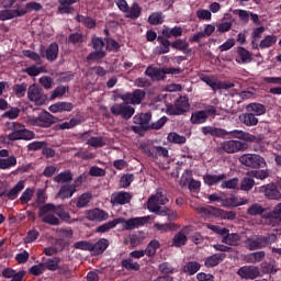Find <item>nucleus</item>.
I'll list each match as a JSON object with an SVG mask.
<instances>
[{
  "label": "nucleus",
  "instance_id": "nucleus-31",
  "mask_svg": "<svg viewBox=\"0 0 281 281\" xmlns=\"http://www.w3.org/2000/svg\"><path fill=\"white\" fill-rule=\"evenodd\" d=\"M246 110L249 111V113H252L255 116L265 115L267 113V106L261 103H249L246 106Z\"/></svg>",
  "mask_w": 281,
  "mask_h": 281
},
{
  "label": "nucleus",
  "instance_id": "nucleus-62",
  "mask_svg": "<svg viewBox=\"0 0 281 281\" xmlns=\"http://www.w3.org/2000/svg\"><path fill=\"white\" fill-rule=\"evenodd\" d=\"M133 179H135V176L133 173H126L122 176L120 187L121 188H128L131 183H133Z\"/></svg>",
  "mask_w": 281,
  "mask_h": 281
},
{
  "label": "nucleus",
  "instance_id": "nucleus-5",
  "mask_svg": "<svg viewBox=\"0 0 281 281\" xmlns=\"http://www.w3.org/2000/svg\"><path fill=\"white\" fill-rule=\"evenodd\" d=\"M239 162L251 170H260L267 168V160L258 154H244L239 157Z\"/></svg>",
  "mask_w": 281,
  "mask_h": 281
},
{
  "label": "nucleus",
  "instance_id": "nucleus-42",
  "mask_svg": "<svg viewBox=\"0 0 281 281\" xmlns=\"http://www.w3.org/2000/svg\"><path fill=\"white\" fill-rule=\"evenodd\" d=\"M55 183H71V171L67 170L64 172L58 173L57 176L54 177L53 179Z\"/></svg>",
  "mask_w": 281,
  "mask_h": 281
},
{
  "label": "nucleus",
  "instance_id": "nucleus-22",
  "mask_svg": "<svg viewBox=\"0 0 281 281\" xmlns=\"http://www.w3.org/2000/svg\"><path fill=\"white\" fill-rule=\"evenodd\" d=\"M251 60H254V58L249 50L243 46L237 47L236 63H238V65H247L251 63Z\"/></svg>",
  "mask_w": 281,
  "mask_h": 281
},
{
  "label": "nucleus",
  "instance_id": "nucleus-34",
  "mask_svg": "<svg viewBox=\"0 0 281 281\" xmlns=\"http://www.w3.org/2000/svg\"><path fill=\"white\" fill-rule=\"evenodd\" d=\"M199 269H201V263L198 261H189L182 267V271L187 276H194V273L199 272Z\"/></svg>",
  "mask_w": 281,
  "mask_h": 281
},
{
  "label": "nucleus",
  "instance_id": "nucleus-54",
  "mask_svg": "<svg viewBox=\"0 0 281 281\" xmlns=\"http://www.w3.org/2000/svg\"><path fill=\"white\" fill-rule=\"evenodd\" d=\"M19 9L24 10L27 14V12H41L43 5L38 2H27L24 9H21V7Z\"/></svg>",
  "mask_w": 281,
  "mask_h": 281
},
{
  "label": "nucleus",
  "instance_id": "nucleus-25",
  "mask_svg": "<svg viewBox=\"0 0 281 281\" xmlns=\"http://www.w3.org/2000/svg\"><path fill=\"white\" fill-rule=\"evenodd\" d=\"M222 243H224V245H228L229 247H236V245L240 243V235L229 233V229H227V233L222 235Z\"/></svg>",
  "mask_w": 281,
  "mask_h": 281
},
{
  "label": "nucleus",
  "instance_id": "nucleus-46",
  "mask_svg": "<svg viewBox=\"0 0 281 281\" xmlns=\"http://www.w3.org/2000/svg\"><path fill=\"white\" fill-rule=\"evenodd\" d=\"M254 186H256V180L248 176L241 180L240 190H243L244 192H249V190H251Z\"/></svg>",
  "mask_w": 281,
  "mask_h": 281
},
{
  "label": "nucleus",
  "instance_id": "nucleus-9",
  "mask_svg": "<svg viewBox=\"0 0 281 281\" xmlns=\"http://www.w3.org/2000/svg\"><path fill=\"white\" fill-rule=\"evenodd\" d=\"M94 52L88 55V60H102L104 53V41L101 37H92L91 40Z\"/></svg>",
  "mask_w": 281,
  "mask_h": 281
},
{
  "label": "nucleus",
  "instance_id": "nucleus-11",
  "mask_svg": "<svg viewBox=\"0 0 281 281\" xmlns=\"http://www.w3.org/2000/svg\"><path fill=\"white\" fill-rule=\"evenodd\" d=\"M144 98H146V91L140 89L121 95V100L126 104H142Z\"/></svg>",
  "mask_w": 281,
  "mask_h": 281
},
{
  "label": "nucleus",
  "instance_id": "nucleus-51",
  "mask_svg": "<svg viewBox=\"0 0 281 281\" xmlns=\"http://www.w3.org/2000/svg\"><path fill=\"white\" fill-rule=\"evenodd\" d=\"M265 251H257V252H252L248 256V262H250L251 265H256L257 262H262V260H265Z\"/></svg>",
  "mask_w": 281,
  "mask_h": 281
},
{
  "label": "nucleus",
  "instance_id": "nucleus-29",
  "mask_svg": "<svg viewBox=\"0 0 281 281\" xmlns=\"http://www.w3.org/2000/svg\"><path fill=\"white\" fill-rule=\"evenodd\" d=\"M125 15L127 19H139V16H142V5L137 2H133V4L127 8Z\"/></svg>",
  "mask_w": 281,
  "mask_h": 281
},
{
  "label": "nucleus",
  "instance_id": "nucleus-44",
  "mask_svg": "<svg viewBox=\"0 0 281 281\" xmlns=\"http://www.w3.org/2000/svg\"><path fill=\"white\" fill-rule=\"evenodd\" d=\"M93 199V194L86 192L81 194L77 201V207H87L91 200Z\"/></svg>",
  "mask_w": 281,
  "mask_h": 281
},
{
  "label": "nucleus",
  "instance_id": "nucleus-63",
  "mask_svg": "<svg viewBox=\"0 0 281 281\" xmlns=\"http://www.w3.org/2000/svg\"><path fill=\"white\" fill-rule=\"evenodd\" d=\"M168 142H172V144H186V136H181L177 133H170L168 135Z\"/></svg>",
  "mask_w": 281,
  "mask_h": 281
},
{
  "label": "nucleus",
  "instance_id": "nucleus-24",
  "mask_svg": "<svg viewBox=\"0 0 281 281\" xmlns=\"http://www.w3.org/2000/svg\"><path fill=\"white\" fill-rule=\"evenodd\" d=\"M247 203H249V200L245 198L238 199L234 195L222 200L223 207H239V205H247Z\"/></svg>",
  "mask_w": 281,
  "mask_h": 281
},
{
  "label": "nucleus",
  "instance_id": "nucleus-59",
  "mask_svg": "<svg viewBox=\"0 0 281 281\" xmlns=\"http://www.w3.org/2000/svg\"><path fill=\"white\" fill-rule=\"evenodd\" d=\"M76 21H78L79 23H83V25H86V27H89V29L95 27V21L91 18H85L82 15H77Z\"/></svg>",
  "mask_w": 281,
  "mask_h": 281
},
{
  "label": "nucleus",
  "instance_id": "nucleus-43",
  "mask_svg": "<svg viewBox=\"0 0 281 281\" xmlns=\"http://www.w3.org/2000/svg\"><path fill=\"white\" fill-rule=\"evenodd\" d=\"M206 121H207V112L205 111H199L191 115L192 124H203Z\"/></svg>",
  "mask_w": 281,
  "mask_h": 281
},
{
  "label": "nucleus",
  "instance_id": "nucleus-7",
  "mask_svg": "<svg viewBox=\"0 0 281 281\" xmlns=\"http://www.w3.org/2000/svg\"><path fill=\"white\" fill-rule=\"evenodd\" d=\"M247 148H249L247 143L231 139L221 143L218 150H223V153H227V155H234V153H245Z\"/></svg>",
  "mask_w": 281,
  "mask_h": 281
},
{
  "label": "nucleus",
  "instance_id": "nucleus-35",
  "mask_svg": "<svg viewBox=\"0 0 281 281\" xmlns=\"http://www.w3.org/2000/svg\"><path fill=\"white\" fill-rule=\"evenodd\" d=\"M225 259V254H214L206 258L205 267H217Z\"/></svg>",
  "mask_w": 281,
  "mask_h": 281
},
{
  "label": "nucleus",
  "instance_id": "nucleus-6",
  "mask_svg": "<svg viewBox=\"0 0 281 281\" xmlns=\"http://www.w3.org/2000/svg\"><path fill=\"white\" fill-rule=\"evenodd\" d=\"M27 122L31 126H38L40 128H49L52 124L58 122V117H55L49 112H41L37 116H27Z\"/></svg>",
  "mask_w": 281,
  "mask_h": 281
},
{
  "label": "nucleus",
  "instance_id": "nucleus-32",
  "mask_svg": "<svg viewBox=\"0 0 281 281\" xmlns=\"http://www.w3.org/2000/svg\"><path fill=\"white\" fill-rule=\"evenodd\" d=\"M157 41L160 43V46L156 47V53L168 54V52H170V47H172V43H170L168 38L164 36H158Z\"/></svg>",
  "mask_w": 281,
  "mask_h": 281
},
{
  "label": "nucleus",
  "instance_id": "nucleus-23",
  "mask_svg": "<svg viewBox=\"0 0 281 281\" xmlns=\"http://www.w3.org/2000/svg\"><path fill=\"white\" fill-rule=\"evenodd\" d=\"M150 203L154 205H166L168 203V198L164 195L161 189H157L156 194L151 195L147 201V210L150 209Z\"/></svg>",
  "mask_w": 281,
  "mask_h": 281
},
{
  "label": "nucleus",
  "instance_id": "nucleus-49",
  "mask_svg": "<svg viewBox=\"0 0 281 281\" xmlns=\"http://www.w3.org/2000/svg\"><path fill=\"white\" fill-rule=\"evenodd\" d=\"M148 23H150V25H161V23H164V13H151L148 18Z\"/></svg>",
  "mask_w": 281,
  "mask_h": 281
},
{
  "label": "nucleus",
  "instance_id": "nucleus-33",
  "mask_svg": "<svg viewBox=\"0 0 281 281\" xmlns=\"http://www.w3.org/2000/svg\"><path fill=\"white\" fill-rule=\"evenodd\" d=\"M267 209H265L260 203H254L247 209L248 216H262L265 218V214Z\"/></svg>",
  "mask_w": 281,
  "mask_h": 281
},
{
  "label": "nucleus",
  "instance_id": "nucleus-37",
  "mask_svg": "<svg viewBox=\"0 0 281 281\" xmlns=\"http://www.w3.org/2000/svg\"><path fill=\"white\" fill-rule=\"evenodd\" d=\"M247 177H254L255 179H260V181H265V179H269L271 171L269 169H262V170H252L248 171Z\"/></svg>",
  "mask_w": 281,
  "mask_h": 281
},
{
  "label": "nucleus",
  "instance_id": "nucleus-21",
  "mask_svg": "<svg viewBox=\"0 0 281 281\" xmlns=\"http://www.w3.org/2000/svg\"><path fill=\"white\" fill-rule=\"evenodd\" d=\"M131 199H133L131 193L121 191L111 195V203L112 205H126V203H131Z\"/></svg>",
  "mask_w": 281,
  "mask_h": 281
},
{
  "label": "nucleus",
  "instance_id": "nucleus-47",
  "mask_svg": "<svg viewBox=\"0 0 281 281\" xmlns=\"http://www.w3.org/2000/svg\"><path fill=\"white\" fill-rule=\"evenodd\" d=\"M239 180L238 178H233L229 180H225L221 183V188L223 190H236L238 188Z\"/></svg>",
  "mask_w": 281,
  "mask_h": 281
},
{
  "label": "nucleus",
  "instance_id": "nucleus-20",
  "mask_svg": "<svg viewBox=\"0 0 281 281\" xmlns=\"http://www.w3.org/2000/svg\"><path fill=\"white\" fill-rule=\"evenodd\" d=\"M109 239L101 238L95 244H91L90 247V254L91 256H102L103 251H106L109 249Z\"/></svg>",
  "mask_w": 281,
  "mask_h": 281
},
{
  "label": "nucleus",
  "instance_id": "nucleus-2",
  "mask_svg": "<svg viewBox=\"0 0 281 281\" xmlns=\"http://www.w3.org/2000/svg\"><path fill=\"white\" fill-rule=\"evenodd\" d=\"M153 120V114L150 113H140L134 116V124H138L143 131H159L168 122V117L162 116L157 122L150 123Z\"/></svg>",
  "mask_w": 281,
  "mask_h": 281
},
{
  "label": "nucleus",
  "instance_id": "nucleus-26",
  "mask_svg": "<svg viewBox=\"0 0 281 281\" xmlns=\"http://www.w3.org/2000/svg\"><path fill=\"white\" fill-rule=\"evenodd\" d=\"M145 74L148 76V78L156 81L164 80V78H166L164 68L148 66Z\"/></svg>",
  "mask_w": 281,
  "mask_h": 281
},
{
  "label": "nucleus",
  "instance_id": "nucleus-38",
  "mask_svg": "<svg viewBox=\"0 0 281 281\" xmlns=\"http://www.w3.org/2000/svg\"><path fill=\"white\" fill-rule=\"evenodd\" d=\"M161 247V244L157 239H153L145 249V256H148V258H153L155 254H157V250Z\"/></svg>",
  "mask_w": 281,
  "mask_h": 281
},
{
  "label": "nucleus",
  "instance_id": "nucleus-53",
  "mask_svg": "<svg viewBox=\"0 0 281 281\" xmlns=\"http://www.w3.org/2000/svg\"><path fill=\"white\" fill-rule=\"evenodd\" d=\"M32 196H34V190L26 188L20 196L22 205L30 203V201H32Z\"/></svg>",
  "mask_w": 281,
  "mask_h": 281
},
{
  "label": "nucleus",
  "instance_id": "nucleus-40",
  "mask_svg": "<svg viewBox=\"0 0 281 281\" xmlns=\"http://www.w3.org/2000/svg\"><path fill=\"white\" fill-rule=\"evenodd\" d=\"M16 166V158L9 156L8 158H0V170H10Z\"/></svg>",
  "mask_w": 281,
  "mask_h": 281
},
{
  "label": "nucleus",
  "instance_id": "nucleus-50",
  "mask_svg": "<svg viewBox=\"0 0 281 281\" xmlns=\"http://www.w3.org/2000/svg\"><path fill=\"white\" fill-rule=\"evenodd\" d=\"M13 91L16 98H24L25 92L27 91V83H16L13 86Z\"/></svg>",
  "mask_w": 281,
  "mask_h": 281
},
{
  "label": "nucleus",
  "instance_id": "nucleus-1",
  "mask_svg": "<svg viewBox=\"0 0 281 281\" xmlns=\"http://www.w3.org/2000/svg\"><path fill=\"white\" fill-rule=\"evenodd\" d=\"M148 221H150V216L132 217L130 220L119 217L100 225L99 227L95 228V232H98V234H106V232H110V229H114V227L117 225H123V229L126 231L136 229V227H142L146 225Z\"/></svg>",
  "mask_w": 281,
  "mask_h": 281
},
{
  "label": "nucleus",
  "instance_id": "nucleus-58",
  "mask_svg": "<svg viewBox=\"0 0 281 281\" xmlns=\"http://www.w3.org/2000/svg\"><path fill=\"white\" fill-rule=\"evenodd\" d=\"M89 146H92L93 148H102V146H106V142L102 137H91L88 139Z\"/></svg>",
  "mask_w": 281,
  "mask_h": 281
},
{
  "label": "nucleus",
  "instance_id": "nucleus-55",
  "mask_svg": "<svg viewBox=\"0 0 281 281\" xmlns=\"http://www.w3.org/2000/svg\"><path fill=\"white\" fill-rule=\"evenodd\" d=\"M176 105L178 106V109L180 110L181 114L183 115V113H186V111H188V109L190 108V103L188 102V98L186 97H180L177 101H176Z\"/></svg>",
  "mask_w": 281,
  "mask_h": 281
},
{
  "label": "nucleus",
  "instance_id": "nucleus-52",
  "mask_svg": "<svg viewBox=\"0 0 281 281\" xmlns=\"http://www.w3.org/2000/svg\"><path fill=\"white\" fill-rule=\"evenodd\" d=\"M172 49H178L179 52H186L188 47H190V44L186 40H176L171 43Z\"/></svg>",
  "mask_w": 281,
  "mask_h": 281
},
{
  "label": "nucleus",
  "instance_id": "nucleus-12",
  "mask_svg": "<svg viewBox=\"0 0 281 281\" xmlns=\"http://www.w3.org/2000/svg\"><path fill=\"white\" fill-rule=\"evenodd\" d=\"M200 212H202L203 214H212V212H214L215 216H218L220 218H224L226 221H234L236 218V212L225 211L223 209H214L212 206L200 207Z\"/></svg>",
  "mask_w": 281,
  "mask_h": 281
},
{
  "label": "nucleus",
  "instance_id": "nucleus-16",
  "mask_svg": "<svg viewBox=\"0 0 281 281\" xmlns=\"http://www.w3.org/2000/svg\"><path fill=\"white\" fill-rule=\"evenodd\" d=\"M40 54L42 58H46V60L54 63V60L58 58V44L50 43L46 49L45 46H41Z\"/></svg>",
  "mask_w": 281,
  "mask_h": 281
},
{
  "label": "nucleus",
  "instance_id": "nucleus-60",
  "mask_svg": "<svg viewBox=\"0 0 281 281\" xmlns=\"http://www.w3.org/2000/svg\"><path fill=\"white\" fill-rule=\"evenodd\" d=\"M122 266L130 271H139V263L133 261V259L123 260Z\"/></svg>",
  "mask_w": 281,
  "mask_h": 281
},
{
  "label": "nucleus",
  "instance_id": "nucleus-57",
  "mask_svg": "<svg viewBox=\"0 0 281 281\" xmlns=\"http://www.w3.org/2000/svg\"><path fill=\"white\" fill-rule=\"evenodd\" d=\"M59 199H69L71 198V184L67 183L61 186L58 191Z\"/></svg>",
  "mask_w": 281,
  "mask_h": 281
},
{
  "label": "nucleus",
  "instance_id": "nucleus-17",
  "mask_svg": "<svg viewBox=\"0 0 281 281\" xmlns=\"http://www.w3.org/2000/svg\"><path fill=\"white\" fill-rule=\"evenodd\" d=\"M15 10H2L0 11V21H10L11 19H19V16H25L27 11L20 10L21 4H15Z\"/></svg>",
  "mask_w": 281,
  "mask_h": 281
},
{
  "label": "nucleus",
  "instance_id": "nucleus-28",
  "mask_svg": "<svg viewBox=\"0 0 281 281\" xmlns=\"http://www.w3.org/2000/svg\"><path fill=\"white\" fill-rule=\"evenodd\" d=\"M227 179V175L221 173L218 176L216 175H205L203 177L204 183L206 186H216L217 183H221V181H225Z\"/></svg>",
  "mask_w": 281,
  "mask_h": 281
},
{
  "label": "nucleus",
  "instance_id": "nucleus-13",
  "mask_svg": "<svg viewBox=\"0 0 281 281\" xmlns=\"http://www.w3.org/2000/svg\"><path fill=\"white\" fill-rule=\"evenodd\" d=\"M237 276L243 280H256V278H260V268L256 266H244L238 269Z\"/></svg>",
  "mask_w": 281,
  "mask_h": 281
},
{
  "label": "nucleus",
  "instance_id": "nucleus-8",
  "mask_svg": "<svg viewBox=\"0 0 281 281\" xmlns=\"http://www.w3.org/2000/svg\"><path fill=\"white\" fill-rule=\"evenodd\" d=\"M110 111L113 115L121 116L123 120H131L135 115V108L124 103H115L110 108Z\"/></svg>",
  "mask_w": 281,
  "mask_h": 281
},
{
  "label": "nucleus",
  "instance_id": "nucleus-4",
  "mask_svg": "<svg viewBox=\"0 0 281 281\" xmlns=\"http://www.w3.org/2000/svg\"><path fill=\"white\" fill-rule=\"evenodd\" d=\"M11 133L7 136L10 142H19V139H34L36 136L34 132L26 130L25 125L19 123V122H13L11 123Z\"/></svg>",
  "mask_w": 281,
  "mask_h": 281
},
{
  "label": "nucleus",
  "instance_id": "nucleus-64",
  "mask_svg": "<svg viewBox=\"0 0 281 281\" xmlns=\"http://www.w3.org/2000/svg\"><path fill=\"white\" fill-rule=\"evenodd\" d=\"M19 113H21V110L19 108H11L9 111H5L2 114V117H8L9 120H16V117H19Z\"/></svg>",
  "mask_w": 281,
  "mask_h": 281
},
{
  "label": "nucleus",
  "instance_id": "nucleus-14",
  "mask_svg": "<svg viewBox=\"0 0 281 281\" xmlns=\"http://www.w3.org/2000/svg\"><path fill=\"white\" fill-rule=\"evenodd\" d=\"M263 218H266L268 225H271V227L280 226L281 225V202L278 203L268 215H263Z\"/></svg>",
  "mask_w": 281,
  "mask_h": 281
},
{
  "label": "nucleus",
  "instance_id": "nucleus-27",
  "mask_svg": "<svg viewBox=\"0 0 281 281\" xmlns=\"http://www.w3.org/2000/svg\"><path fill=\"white\" fill-rule=\"evenodd\" d=\"M239 122L245 126H258V117L251 112L240 114Z\"/></svg>",
  "mask_w": 281,
  "mask_h": 281
},
{
  "label": "nucleus",
  "instance_id": "nucleus-30",
  "mask_svg": "<svg viewBox=\"0 0 281 281\" xmlns=\"http://www.w3.org/2000/svg\"><path fill=\"white\" fill-rule=\"evenodd\" d=\"M25 188V181L20 180L8 193L7 198L10 201H14L15 199H19V193L24 190Z\"/></svg>",
  "mask_w": 281,
  "mask_h": 281
},
{
  "label": "nucleus",
  "instance_id": "nucleus-3",
  "mask_svg": "<svg viewBox=\"0 0 281 281\" xmlns=\"http://www.w3.org/2000/svg\"><path fill=\"white\" fill-rule=\"evenodd\" d=\"M278 240L276 234H270L266 237L250 236L244 240L246 249L254 251L256 249H265L268 245H273Z\"/></svg>",
  "mask_w": 281,
  "mask_h": 281
},
{
  "label": "nucleus",
  "instance_id": "nucleus-48",
  "mask_svg": "<svg viewBox=\"0 0 281 281\" xmlns=\"http://www.w3.org/2000/svg\"><path fill=\"white\" fill-rule=\"evenodd\" d=\"M188 243V236H186V233L179 232L173 237V245L175 247H183Z\"/></svg>",
  "mask_w": 281,
  "mask_h": 281
},
{
  "label": "nucleus",
  "instance_id": "nucleus-61",
  "mask_svg": "<svg viewBox=\"0 0 281 281\" xmlns=\"http://www.w3.org/2000/svg\"><path fill=\"white\" fill-rule=\"evenodd\" d=\"M38 236H41V234L38 233V231L33 229V231H29L25 238H24V243L26 245H30V243H34V240L38 239Z\"/></svg>",
  "mask_w": 281,
  "mask_h": 281
},
{
  "label": "nucleus",
  "instance_id": "nucleus-45",
  "mask_svg": "<svg viewBox=\"0 0 281 281\" xmlns=\"http://www.w3.org/2000/svg\"><path fill=\"white\" fill-rule=\"evenodd\" d=\"M59 14H71V0H58Z\"/></svg>",
  "mask_w": 281,
  "mask_h": 281
},
{
  "label": "nucleus",
  "instance_id": "nucleus-19",
  "mask_svg": "<svg viewBox=\"0 0 281 281\" xmlns=\"http://www.w3.org/2000/svg\"><path fill=\"white\" fill-rule=\"evenodd\" d=\"M148 210L154 214H158V216H168L169 221H175V218H177V212L171 211L168 207L155 205L153 202H150Z\"/></svg>",
  "mask_w": 281,
  "mask_h": 281
},
{
  "label": "nucleus",
  "instance_id": "nucleus-10",
  "mask_svg": "<svg viewBox=\"0 0 281 281\" xmlns=\"http://www.w3.org/2000/svg\"><path fill=\"white\" fill-rule=\"evenodd\" d=\"M259 192L270 201H280L281 192L276 183H268L259 188Z\"/></svg>",
  "mask_w": 281,
  "mask_h": 281
},
{
  "label": "nucleus",
  "instance_id": "nucleus-39",
  "mask_svg": "<svg viewBox=\"0 0 281 281\" xmlns=\"http://www.w3.org/2000/svg\"><path fill=\"white\" fill-rule=\"evenodd\" d=\"M50 113H60L63 111H71V103L57 102L52 104L49 108Z\"/></svg>",
  "mask_w": 281,
  "mask_h": 281
},
{
  "label": "nucleus",
  "instance_id": "nucleus-18",
  "mask_svg": "<svg viewBox=\"0 0 281 281\" xmlns=\"http://www.w3.org/2000/svg\"><path fill=\"white\" fill-rule=\"evenodd\" d=\"M27 98L31 102H35V104H43L45 100L43 99V88L31 85L27 90Z\"/></svg>",
  "mask_w": 281,
  "mask_h": 281
},
{
  "label": "nucleus",
  "instance_id": "nucleus-56",
  "mask_svg": "<svg viewBox=\"0 0 281 281\" xmlns=\"http://www.w3.org/2000/svg\"><path fill=\"white\" fill-rule=\"evenodd\" d=\"M203 82L211 87L213 91H217V89H221V81L214 79V77H203L202 78Z\"/></svg>",
  "mask_w": 281,
  "mask_h": 281
},
{
  "label": "nucleus",
  "instance_id": "nucleus-15",
  "mask_svg": "<svg viewBox=\"0 0 281 281\" xmlns=\"http://www.w3.org/2000/svg\"><path fill=\"white\" fill-rule=\"evenodd\" d=\"M86 217L88 221H92L93 223H102L104 221H109V213L102 209H92L87 211Z\"/></svg>",
  "mask_w": 281,
  "mask_h": 281
},
{
  "label": "nucleus",
  "instance_id": "nucleus-41",
  "mask_svg": "<svg viewBox=\"0 0 281 281\" xmlns=\"http://www.w3.org/2000/svg\"><path fill=\"white\" fill-rule=\"evenodd\" d=\"M278 43V36L268 35L263 37L259 44L260 49H268V47H273Z\"/></svg>",
  "mask_w": 281,
  "mask_h": 281
},
{
  "label": "nucleus",
  "instance_id": "nucleus-36",
  "mask_svg": "<svg viewBox=\"0 0 281 281\" xmlns=\"http://www.w3.org/2000/svg\"><path fill=\"white\" fill-rule=\"evenodd\" d=\"M203 135H212L213 137H223L225 135V130L215 126H204L202 127Z\"/></svg>",
  "mask_w": 281,
  "mask_h": 281
}]
</instances>
